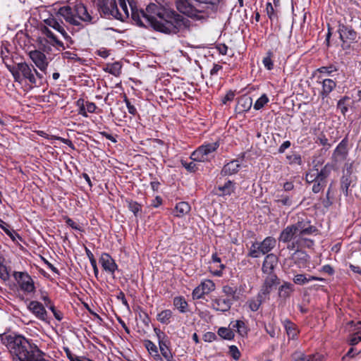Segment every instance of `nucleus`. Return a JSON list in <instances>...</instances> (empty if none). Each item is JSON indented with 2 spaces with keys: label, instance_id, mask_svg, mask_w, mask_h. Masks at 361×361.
<instances>
[{
  "label": "nucleus",
  "instance_id": "1",
  "mask_svg": "<svg viewBox=\"0 0 361 361\" xmlns=\"http://www.w3.org/2000/svg\"><path fill=\"white\" fill-rule=\"evenodd\" d=\"M130 7L131 18L140 27H152L154 30L167 35H177L188 30L190 20L176 11L168 8L161 20L151 17L138 10L135 0H127Z\"/></svg>",
  "mask_w": 361,
  "mask_h": 361
},
{
  "label": "nucleus",
  "instance_id": "2",
  "mask_svg": "<svg viewBox=\"0 0 361 361\" xmlns=\"http://www.w3.org/2000/svg\"><path fill=\"white\" fill-rule=\"evenodd\" d=\"M13 361H49L44 358V353L37 345L20 335H6L1 338Z\"/></svg>",
  "mask_w": 361,
  "mask_h": 361
},
{
  "label": "nucleus",
  "instance_id": "3",
  "mask_svg": "<svg viewBox=\"0 0 361 361\" xmlns=\"http://www.w3.org/2000/svg\"><path fill=\"white\" fill-rule=\"evenodd\" d=\"M57 15L63 17L69 24L76 26H82L80 22L75 18L76 16L81 20L88 23H92L94 19L87 11V7L81 2L77 3L73 8L69 6L60 8Z\"/></svg>",
  "mask_w": 361,
  "mask_h": 361
},
{
  "label": "nucleus",
  "instance_id": "4",
  "mask_svg": "<svg viewBox=\"0 0 361 361\" xmlns=\"http://www.w3.org/2000/svg\"><path fill=\"white\" fill-rule=\"evenodd\" d=\"M41 32L46 36V38L39 37L37 43L39 49L42 50L44 52L49 53L51 51V47L47 44H49L53 47H58L64 50L66 49L63 43L59 40L57 36L47 26H42Z\"/></svg>",
  "mask_w": 361,
  "mask_h": 361
},
{
  "label": "nucleus",
  "instance_id": "5",
  "mask_svg": "<svg viewBox=\"0 0 361 361\" xmlns=\"http://www.w3.org/2000/svg\"><path fill=\"white\" fill-rule=\"evenodd\" d=\"M337 32L339 34V39L342 42L343 49H350V44L357 42L358 34L353 25L347 22H338Z\"/></svg>",
  "mask_w": 361,
  "mask_h": 361
},
{
  "label": "nucleus",
  "instance_id": "6",
  "mask_svg": "<svg viewBox=\"0 0 361 361\" xmlns=\"http://www.w3.org/2000/svg\"><path fill=\"white\" fill-rule=\"evenodd\" d=\"M219 147V143L218 142L204 144L191 154L190 159L194 161H209L214 158V153Z\"/></svg>",
  "mask_w": 361,
  "mask_h": 361
},
{
  "label": "nucleus",
  "instance_id": "7",
  "mask_svg": "<svg viewBox=\"0 0 361 361\" xmlns=\"http://www.w3.org/2000/svg\"><path fill=\"white\" fill-rule=\"evenodd\" d=\"M97 6L102 17L113 16L123 20V16L118 9L116 0H97Z\"/></svg>",
  "mask_w": 361,
  "mask_h": 361
},
{
  "label": "nucleus",
  "instance_id": "8",
  "mask_svg": "<svg viewBox=\"0 0 361 361\" xmlns=\"http://www.w3.org/2000/svg\"><path fill=\"white\" fill-rule=\"evenodd\" d=\"M334 169V166L333 164L326 163L320 171L318 170L316 174V180L312 188L314 193H318L324 189L327 183V178L331 175Z\"/></svg>",
  "mask_w": 361,
  "mask_h": 361
},
{
  "label": "nucleus",
  "instance_id": "9",
  "mask_svg": "<svg viewBox=\"0 0 361 361\" xmlns=\"http://www.w3.org/2000/svg\"><path fill=\"white\" fill-rule=\"evenodd\" d=\"M13 276L24 293L30 294L35 292L34 281L27 272L14 271Z\"/></svg>",
  "mask_w": 361,
  "mask_h": 361
},
{
  "label": "nucleus",
  "instance_id": "10",
  "mask_svg": "<svg viewBox=\"0 0 361 361\" xmlns=\"http://www.w3.org/2000/svg\"><path fill=\"white\" fill-rule=\"evenodd\" d=\"M154 331L158 338L159 347L161 355L167 361H175L171 350L170 349L171 342L169 337L158 328H154Z\"/></svg>",
  "mask_w": 361,
  "mask_h": 361
},
{
  "label": "nucleus",
  "instance_id": "11",
  "mask_svg": "<svg viewBox=\"0 0 361 361\" xmlns=\"http://www.w3.org/2000/svg\"><path fill=\"white\" fill-rule=\"evenodd\" d=\"M292 225L298 236L311 235L317 231L307 217H298V221Z\"/></svg>",
  "mask_w": 361,
  "mask_h": 361
},
{
  "label": "nucleus",
  "instance_id": "12",
  "mask_svg": "<svg viewBox=\"0 0 361 361\" xmlns=\"http://www.w3.org/2000/svg\"><path fill=\"white\" fill-rule=\"evenodd\" d=\"M44 22L46 25L45 26L48 27H50L54 29L56 31L60 33L64 38V39L69 42L71 45L74 43L71 36H69L68 32H66L65 25L61 20L57 19L55 17H50L47 19H45Z\"/></svg>",
  "mask_w": 361,
  "mask_h": 361
},
{
  "label": "nucleus",
  "instance_id": "13",
  "mask_svg": "<svg viewBox=\"0 0 361 361\" xmlns=\"http://www.w3.org/2000/svg\"><path fill=\"white\" fill-rule=\"evenodd\" d=\"M356 176H353L350 171L348 170L343 173L340 179V190L345 197L351 195L352 190L350 188H353L356 185Z\"/></svg>",
  "mask_w": 361,
  "mask_h": 361
},
{
  "label": "nucleus",
  "instance_id": "14",
  "mask_svg": "<svg viewBox=\"0 0 361 361\" xmlns=\"http://www.w3.org/2000/svg\"><path fill=\"white\" fill-rule=\"evenodd\" d=\"M280 283V280L276 274L266 275L264 283L259 290V297H266L269 299V295L274 286Z\"/></svg>",
  "mask_w": 361,
  "mask_h": 361
},
{
  "label": "nucleus",
  "instance_id": "15",
  "mask_svg": "<svg viewBox=\"0 0 361 361\" xmlns=\"http://www.w3.org/2000/svg\"><path fill=\"white\" fill-rule=\"evenodd\" d=\"M348 140L347 137H345L336 147L331 156V159L335 164L343 161L346 159L348 155Z\"/></svg>",
  "mask_w": 361,
  "mask_h": 361
},
{
  "label": "nucleus",
  "instance_id": "16",
  "mask_svg": "<svg viewBox=\"0 0 361 361\" xmlns=\"http://www.w3.org/2000/svg\"><path fill=\"white\" fill-rule=\"evenodd\" d=\"M29 56L42 71H45L48 66L47 56L42 50H33L29 52Z\"/></svg>",
  "mask_w": 361,
  "mask_h": 361
},
{
  "label": "nucleus",
  "instance_id": "17",
  "mask_svg": "<svg viewBox=\"0 0 361 361\" xmlns=\"http://www.w3.org/2000/svg\"><path fill=\"white\" fill-rule=\"evenodd\" d=\"M27 309L30 311L38 319L43 322H47V312L44 305L38 301H30L27 305Z\"/></svg>",
  "mask_w": 361,
  "mask_h": 361
},
{
  "label": "nucleus",
  "instance_id": "18",
  "mask_svg": "<svg viewBox=\"0 0 361 361\" xmlns=\"http://www.w3.org/2000/svg\"><path fill=\"white\" fill-rule=\"evenodd\" d=\"M278 257L274 254H267L262 263V271L266 275L276 274L274 269L278 264Z\"/></svg>",
  "mask_w": 361,
  "mask_h": 361
},
{
  "label": "nucleus",
  "instance_id": "19",
  "mask_svg": "<svg viewBox=\"0 0 361 361\" xmlns=\"http://www.w3.org/2000/svg\"><path fill=\"white\" fill-rule=\"evenodd\" d=\"M103 269L112 275L114 274L115 271L118 269V265L111 256L106 252H103L99 260Z\"/></svg>",
  "mask_w": 361,
  "mask_h": 361
},
{
  "label": "nucleus",
  "instance_id": "20",
  "mask_svg": "<svg viewBox=\"0 0 361 361\" xmlns=\"http://www.w3.org/2000/svg\"><path fill=\"white\" fill-rule=\"evenodd\" d=\"M290 260L299 268H304L310 260L309 255L302 249H296L291 255Z\"/></svg>",
  "mask_w": 361,
  "mask_h": 361
},
{
  "label": "nucleus",
  "instance_id": "21",
  "mask_svg": "<svg viewBox=\"0 0 361 361\" xmlns=\"http://www.w3.org/2000/svg\"><path fill=\"white\" fill-rule=\"evenodd\" d=\"M18 68L22 73L23 76L29 80L31 84L36 85L37 80L34 74L33 66L29 65L27 63H18Z\"/></svg>",
  "mask_w": 361,
  "mask_h": 361
},
{
  "label": "nucleus",
  "instance_id": "22",
  "mask_svg": "<svg viewBox=\"0 0 361 361\" xmlns=\"http://www.w3.org/2000/svg\"><path fill=\"white\" fill-rule=\"evenodd\" d=\"M232 305L233 300L231 298L219 297L212 300V307L216 311L227 312Z\"/></svg>",
  "mask_w": 361,
  "mask_h": 361
},
{
  "label": "nucleus",
  "instance_id": "23",
  "mask_svg": "<svg viewBox=\"0 0 361 361\" xmlns=\"http://www.w3.org/2000/svg\"><path fill=\"white\" fill-rule=\"evenodd\" d=\"M252 105V98L247 95H243L238 98L235 111L238 114H243L247 112L251 109Z\"/></svg>",
  "mask_w": 361,
  "mask_h": 361
},
{
  "label": "nucleus",
  "instance_id": "24",
  "mask_svg": "<svg viewBox=\"0 0 361 361\" xmlns=\"http://www.w3.org/2000/svg\"><path fill=\"white\" fill-rule=\"evenodd\" d=\"M167 9L168 8H165L161 5L151 3L147 6L145 11L143 9L142 10L145 13L149 15V16L153 17L152 16L153 14L157 16L159 18V20H161Z\"/></svg>",
  "mask_w": 361,
  "mask_h": 361
},
{
  "label": "nucleus",
  "instance_id": "25",
  "mask_svg": "<svg viewBox=\"0 0 361 361\" xmlns=\"http://www.w3.org/2000/svg\"><path fill=\"white\" fill-rule=\"evenodd\" d=\"M298 235L294 230L293 225L286 227L280 233L279 240L283 243H290L292 240L295 239Z\"/></svg>",
  "mask_w": 361,
  "mask_h": 361
},
{
  "label": "nucleus",
  "instance_id": "26",
  "mask_svg": "<svg viewBox=\"0 0 361 361\" xmlns=\"http://www.w3.org/2000/svg\"><path fill=\"white\" fill-rule=\"evenodd\" d=\"M240 169V164L237 159H234L225 164L221 171V175L223 176H231L238 172Z\"/></svg>",
  "mask_w": 361,
  "mask_h": 361
},
{
  "label": "nucleus",
  "instance_id": "27",
  "mask_svg": "<svg viewBox=\"0 0 361 361\" xmlns=\"http://www.w3.org/2000/svg\"><path fill=\"white\" fill-rule=\"evenodd\" d=\"M276 244V240L274 237L268 236L262 242L259 243L261 253L262 255L269 252Z\"/></svg>",
  "mask_w": 361,
  "mask_h": 361
},
{
  "label": "nucleus",
  "instance_id": "28",
  "mask_svg": "<svg viewBox=\"0 0 361 361\" xmlns=\"http://www.w3.org/2000/svg\"><path fill=\"white\" fill-rule=\"evenodd\" d=\"M322 90L320 92V95L322 98L324 99L326 98L329 94L335 89L336 87V83L334 80L331 79H324L322 82Z\"/></svg>",
  "mask_w": 361,
  "mask_h": 361
},
{
  "label": "nucleus",
  "instance_id": "29",
  "mask_svg": "<svg viewBox=\"0 0 361 361\" xmlns=\"http://www.w3.org/2000/svg\"><path fill=\"white\" fill-rule=\"evenodd\" d=\"M312 281H324V279L314 276H310L307 274H297L293 278V282L300 286L305 285V283Z\"/></svg>",
  "mask_w": 361,
  "mask_h": 361
},
{
  "label": "nucleus",
  "instance_id": "30",
  "mask_svg": "<svg viewBox=\"0 0 361 361\" xmlns=\"http://www.w3.org/2000/svg\"><path fill=\"white\" fill-rule=\"evenodd\" d=\"M0 228L10 237L13 242H16V238L23 240L22 237L14 231L11 226L0 219Z\"/></svg>",
  "mask_w": 361,
  "mask_h": 361
},
{
  "label": "nucleus",
  "instance_id": "31",
  "mask_svg": "<svg viewBox=\"0 0 361 361\" xmlns=\"http://www.w3.org/2000/svg\"><path fill=\"white\" fill-rule=\"evenodd\" d=\"M294 291V286L289 282H283V283L279 288V296L282 299L288 298L292 293Z\"/></svg>",
  "mask_w": 361,
  "mask_h": 361
},
{
  "label": "nucleus",
  "instance_id": "32",
  "mask_svg": "<svg viewBox=\"0 0 361 361\" xmlns=\"http://www.w3.org/2000/svg\"><path fill=\"white\" fill-rule=\"evenodd\" d=\"M283 326L288 338L292 340L296 339L299 332L297 326L289 319L283 321Z\"/></svg>",
  "mask_w": 361,
  "mask_h": 361
},
{
  "label": "nucleus",
  "instance_id": "33",
  "mask_svg": "<svg viewBox=\"0 0 361 361\" xmlns=\"http://www.w3.org/2000/svg\"><path fill=\"white\" fill-rule=\"evenodd\" d=\"M293 361H322V356L319 354L305 355L302 353H295L293 355Z\"/></svg>",
  "mask_w": 361,
  "mask_h": 361
},
{
  "label": "nucleus",
  "instance_id": "34",
  "mask_svg": "<svg viewBox=\"0 0 361 361\" xmlns=\"http://www.w3.org/2000/svg\"><path fill=\"white\" fill-rule=\"evenodd\" d=\"M190 211V206L186 202H180L176 204L173 213L176 216L182 217Z\"/></svg>",
  "mask_w": 361,
  "mask_h": 361
},
{
  "label": "nucleus",
  "instance_id": "35",
  "mask_svg": "<svg viewBox=\"0 0 361 361\" xmlns=\"http://www.w3.org/2000/svg\"><path fill=\"white\" fill-rule=\"evenodd\" d=\"M173 305L180 313L188 311V304L183 296H177L173 298Z\"/></svg>",
  "mask_w": 361,
  "mask_h": 361
},
{
  "label": "nucleus",
  "instance_id": "36",
  "mask_svg": "<svg viewBox=\"0 0 361 361\" xmlns=\"http://www.w3.org/2000/svg\"><path fill=\"white\" fill-rule=\"evenodd\" d=\"M172 316L173 312L171 310H164L157 314V319L161 324H169Z\"/></svg>",
  "mask_w": 361,
  "mask_h": 361
},
{
  "label": "nucleus",
  "instance_id": "37",
  "mask_svg": "<svg viewBox=\"0 0 361 361\" xmlns=\"http://www.w3.org/2000/svg\"><path fill=\"white\" fill-rule=\"evenodd\" d=\"M297 238L298 243H296V244H299L300 249L303 247L312 248L314 245V240L306 238L305 235H299L297 236Z\"/></svg>",
  "mask_w": 361,
  "mask_h": 361
},
{
  "label": "nucleus",
  "instance_id": "38",
  "mask_svg": "<svg viewBox=\"0 0 361 361\" xmlns=\"http://www.w3.org/2000/svg\"><path fill=\"white\" fill-rule=\"evenodd\" d=\"M217 334L221 338L228 341L233 339L235 336L233 331L226 327H220L218 329Z\"/></svg>",
  "mask_w": 361,
  "mask_h": 361
},
{
  "label": "nucleus",
  "instance_id": "39",
  "mask_svg": "<svg viewBox=\"0 0 361 361\" xmlns=\"http://www.w3.org/2000/svg\"><path fill=\"white\" fill-rule=\"evenodd\" d=\"M121 66L118 62L108 64L106 68H104L105 72L109 73L115 76L119 75V74L121 73Z\"/></svg>",
  "mask_w": 361,
  "mask_h": 361
},
{
  "label": "nucleus",
  "instance_id": "40",
  "mask_svg": "<svg viewBox=\"0 0 361 361\" xmlns=\"http://www.w3.org/2000/svg\"><path fill=\"white\" fill-rule=\"evenodd\" d=\"M222 291L223 293L228 296V297H231L232 298V300L233 301H237L239 300V296L237 295V288H233L230 286H223L222 288Z\"/></svg>",
  "mask_w": 361,
  "mask_h": 361
},
{
  "label": "nucleus",
  "instance_id": "41",
  "mask_svg": "<svg viewBox=\"0 0 361 361\" xmlns=\"http://www.w3.org/2000/svg\"><path fill=\"white\" fill-rule=\"evenodd\" d=\"M260 254L262 253L259 248V243L257 241L252 243V245L249 248V252H247V256L252 258H257L259 257Z\"/></svg>",
  "mask_w": 361,
  "mask_h": 361
},
{
  "label": "nucleus",
  "instance_id": "42",
  "mask_svg": "<svg viewBox=\"0 0 361 361\" xmlns=\"http://www.w3.org/2000/svg\"><path fill=\"white\" fill-rule=\"evenodd\" d=\"M267 299H268L266 297H259V293H258L257 296L256 300H250L249 302V307L250 310L253 312H256L259 310L260 305L263 302H264Z\"/></svg>",
  "mask_w": 361,
  "mask_h": 361
},
{
  "label": "nucleus",
  "instance_id": "43",
  "mask_svg": "<svg viewBox=\"0 0 361 361\" xmlns=\"http://www.w3.org/2000/svg\"><path fill=\"white\" fill-rule=\"evenodd\" d=\"M274 54L271 51H268L267 55L262 60V63L266 69L271 71L274 68V62L272 60Z\"/></svg>",
  "mask_w": 361,
  "mask_h": 361
},
{
  "label": "nucleus",
  "instance_id": "44",
  "mask_svg": "<svg viewBox=\"0 0 361 361\" xmlns=\"http://www.w3.org/2000/svg\"><path fill=\"white\" fill-rule=\"evenodd\" d=\"M266 11H267V14L269 18L271 21H273L274 20H278V18H279L278 10H277V8H274L271 3H270V2L267 3Z\"/></svg>",
  "mask_w": 361,
  "mask_h": 361
},
{
  "label": "nucleus",
  "instance_id": "45",
  "mask_svg": "<svg viewBox=\"0 0 361 361\" xmlns=\"http://www.w3.org/2000/svg\"><path fill=\"white\" fill-rule=\"evenodd\" d=\"M233 328H235L237 332L242 336L247 334L248 329L243 321L237 320L235 324L233 326Z\"/></svg>",
  "mask_w": 361,
  "mask_h": 361
},
{
  "label": "nucleus",
  "instance_id": "46",
  "mask_svg": "<svg viewBox=\"0 0 361 361\" xmlns=\"http://www.w3.org/2000/svg\"><path fill=\"white\" fill-rule=\"evenodd\" d=\"M218 190L221 192V195H231L234 190L233 183L231 180H228L224 185L219 186Z\"/></svg>",
  "mask_w": 361,
  "mask_h": 361
},
{
  "label": "nucleus",
  "instance_id": "47",
  "mask_svg": "<svg viewBox=\"0 0 361 361\" xmlns=\"http://www.w3.org/2000/svg\"><path fill=\"white\" fill-rule=\"evenodd\" d=\"M276 197V202L281 204V205L290 207L293 204L291 198L288 195L277 194Z\"/></svg>",
  "mask_w": 361,
  "mask_h": 361
},
{
  "label": "nucleus",
  "instance_id": "48",
  "mask_svg": "<svg viewBox=\"0 0 361 361\" xmlns=\"http://www.w3.org/2000/svg\"><path fill=\"white\" fill-rule=\"evenodd\" d=\"M205 294H209L215 289V284L212 280H205L200 284Z\"/></svg>",
  "mask_w": 361,
  "mask_h": 361
},
{
  "label": "nucleus",
  "instance_id": "49",
  "mask_svg": "<svg viewBox=\"0 0 361 361\" xmlns=\"http://www.w3.org/2000/svg\"><path fill=\"white\" fill-rule=\"evenodd\" d=\"M269 102V98L266 94H263L254 104V109L259 110L262 109L265 104Z\"/></svg>",
  "mask_w": 361,
  "mask_h": 361
},
{
  "label": "nucleus",
  "instance_id": "50",
  "mask_svg": "<svg viewBox=\"0 0 361 361\" xmlns=\"http://www.w3.org/2000/svg\"><path fill=\"white\" fill-rule=\"evenodd\" d=\"M316 142L322 145L326 149H329L331 147V144L323 133L317 137Z\"/></svg>",
  "mask_w": 361,
  "mask_h": 361
},
{
  "label": "nucleus",
  "instance_id": "51",
  "mask_svg": "<svg viewBox=\"0 0 361 361\" xmlns=\"http://www.w3.org/2000/svg\"><path fill=\"white\" fill-rule=\"evenodd\" d=\"M318 172V169L316 166H314L312 169H310L305 174V180L308 183H314L316 180V174Z\"/></svg>",
  "mask_w": 361,
  "mask_h": 361
},
{
  "label": "nucleus",
  "instance_id": "52",
  "mask_svg": "<svg viewBox=\"0 0 361 361\" xmlns=\"http://www.w3.org/2000/svg\"><path fill=\"white\" fill-rule=\"evenodd\" d=\"M145 345L146 348L150 353H155L154 356L156 357H157L158 359L161 360V357L158 354L157 347L152 341H151L149 340H147V341H145Z\"/></svg>",
  "mask_w": 361,
  "mask_h": 361
},
{
  "label": "nucleus",
  "instance_id": "53",
  "mask_svg": "<svg viewBox=\"0 0 361 361\" xmlns=\"http://www.w3.org/2000/svg\"><path fill=\"white\" fill-rule=\"evenodd\" d=\"M349 100L348 97H343L337 103V108L340 109L341 114L345 116L346 112L348 111V108L345 102Z\"/></svg>",
  "mask_w": 361,
  "mask_h": 361
},
{
  "label": "nucleus",
  "instance_id": "54",
  "mask_svg": "<svg viewBox=\"0 0 361 361\" xmlns=\"http://www.w3.org/2000/svg\"><path fill=\"white\" fill-rule=\"evenodd\" d=\"M338 68L334 65H330L329 66H322L319 68L317 71L320 73H324L328 75H330L333 72L337 71Z\"/></svg>",
  "mask_w": 361,
  "mask_h": 361
},
{
  "label": "nucleus",
  "instance_id": "55",
  "mask_svg": "<svg viewBox=\"0 0 361 361\" xmlns=\"http://www.w3.org/2000/svg\"><path fill=\"white\" fill-rule=\"evenodd\" d=\"M128 209L134 214L135 216H137V214L140 211H141L142 206L137 202L134 201H128Z\"/></svg>",
  "mask_w": 361,
  "mask_h": 361
},
{
  "label": "nucleus",
  "instance_id": "56",
  "mask_svg": "<svg viewBox=\"0 0 361 361\" xmlns=\"http://www.w3.org/2000/svg\"><path fill=\"white\" fill-rule=\"evenodd\" d=\"M63 219H64L66 224L68 226H70L71 228L76 230V231H81V232L83 231V229L82 228V227L78 224L75 222L72 219L66 216H63Z\"/></svg>",
  "mask_w": 361,
  "mask_h": 361
},
{
  "label": "nucleus",
  "instance_id": "57",
  "mask_svg": "<svg viewBox=\"0 0 361 361\" xmlns=\"http://www.w3.org/2000/svg\"><path fill=\"white\" fill-rule=\"evenodd\" d=\"M65 351L70 361H93L85 357H80L75 355H73L68 348L65 349Z\"/></svg>",
  "mask_w": 361,
  "mask_h": 361
},
{
  "label": "nucleus",
  "instance_id": "58",
  "mask_svg": "<svg viewBox=\"0 0 361 361\" xmlns=\"http://www.w3.org/2000/svg\"><path fill=\"white\" fill-rule=\"evenodd\" d=\"M123 101L126 104V106H127L129 114H130L133 116L136 115L137 113L136 108L135 107V106L133 104H131V102L128 99V97L126 94H124V96H123Z\"/></svg>",
  "mask_w": 361,
  "mask_h": 361
},
{
  "label": "nucleus",
  "instance_id": "59",
  "mask_svg": "<svg viewBox=\"0 0 361 361\" xmlns=\"http://www.w3.org/2000/svg\"><path fill=\"white\" fill-rule=\"evenodd\" d=\"M183 166L189 172H195L197 170V166L194 161L187 162L186 161H181Z\"/></svg>",
  "mask_w": 361,
  "mask_h": 361
},
{
  "label": "nucleus",
  "instance_id": "60",
  "mask_svg": "<svg viewBox=\"0 0 361 361\" xmlns=\"http://www.w3.org/2000/svg\"><path fill=\"white\" fill-rule=\"evenodd\" d=\"M6 68L12 73L15 81L20 82V75L19 72H20V71H18V68H17V69H16L14 66L10 65V64H6Z\"/></svg>",
  "mask_w": 361,
  "mask_h": 361
},
{
  "label": "nucleus",
  "instance_id": "61",
  "mask_svg": "<svg viewBox=\"0 0 361 361\" xmlns=\"http://www.w3.org/2000/svg\"><path fill=\"white\" fill-rule=\"evenodd\" d=\"M229 354L235 360H238L240 357V352L235 345L229 346Z\"/></svg>",
  "mask_w": 361,
  "mask_h": 361
},
{
  "label": "nucleus",
  "instance_id": "62",
  "mask_svg": "<svg viewBox=\"0 0 361 361\" xmlns=\"http://www.w3.org/2000/svg\"><path fill=\"white\" fill-rule=\"evenodd\" d=\"M204 295L206 294L204 293V290L201 288L200 285L193 290L192 293L193 299L202 298Z\"/></svg>",
  "mask_w": 361,
  "mask_h": 361
},
{
  "label": "nucleus",
  "instance_id": "63",
  "mask_svg": "<svg viewBox=\"0 0 361 361\" xmlns=\"http://www.w3.org/2000/svg\"><path fill=\"white\" fill-rule=\"evenodd\" d=\"M286 158L289 160V163L291 164H297L298 165H300L302 164L301 156L298 154L288 155L286 157Z\"/></svg>",
  "mask_w": 361,
  "mask_h": 361
},
{
  "label": "nucleus",
  "instance_id": "64",
  "mask_svg": "<svg viewBox=\"0 0 361 361\" xmlns=\"http://www.w3.org/2000/svg\"><path fill=\"white\" fill-rule=\"evenodd\" d=\"M361 341V336L360 332L353 334L349 338L348 343L350 345H357Z\"/></svg>",
  "mask_w": 361,
  "mask_h": 361
}]
</instances>
